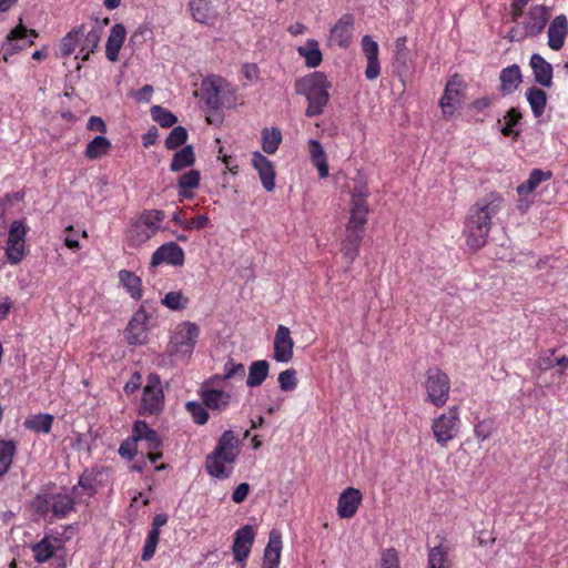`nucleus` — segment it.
<instances>
[{
  "instance_id": "f257e3e1",
  "label": "nucleus",
  "mask_w": 568,
  "mask_h": 568,
  "mask_svg": "<svg viewBox=\"0 0 568 568\" xmlns=\"http://www.w3.org/2000/svg\"><path fill=\"white\" fill-rule=\"evenodd\" d=\"M504 206L505 199L503 194L491 191L469 207L464 221L463 234L470 250L476 252L487 244L493 227V219Z\"/></svg>"
},
{
  "instance_id": "f03ea898",
  "label": "nucleus",
  "mask_w": 568,
  "mask_h": 568,
  "mask_svg": "<svg viewBox=\"0 0 568 568\" xmlns=\"http://www.w3.org/2000/svg\"><path fill=\"white\" fill-rule=\"evenodd\" d=\"M332 83L323 72L315 71L295 81L294 90L307 100L305 115L313 118L321 115L329 101Z\"/></svg>"
},
{
  "instance_id": "7ed1b4c3",
  "label": "nucleus",
  "mask_w": 568,
  "mask_h": 568,
  "mask_svg": "<svg viewBox=\"0 0 568 568\" xmlns=\"http://www.w3.org/2000/svg\"><path fill=\"white\" fill-rule=\"evenodd\" d=\"M159 303L144 300L133 313L125 329L124 338L130 345H144L149 341L150 331L158 325Z\"/></svg>"
},
{
  "instance_id": "20e7f679",
  "label": "nucleus",
  "mask_w": 568,
  "mask_h": 568,
  "mask_svg": "<svg viewBox=\"0 0 568 568\" xmlns=\"http://www.w3.org/2000/svg\"><path fill=\"white\" fill-rule=\"evenodd\" d=\"M240 455V440L231 429L219 438L214 450L206 456L205 469L216 478H227L231 474L225 464H233Z\"/></svg>"
},
{
  "instance_id": "39448f33",
  "label": "nucleus",
  "mask_w": 568,
  "mask_h": 568,
  "mask_svg": "<svg viewBox=\"0 0 568 568\" xmlns=\"http://www.w3.org/2000/svg\"><path fill=\"white\" fill-rule=\"evenodd\" d=\"M549 19L550 8L544 4L532 6L527 12L523 10V16L515 22L506 38L510 42H520L527 38H535L544 31Z\"/></svg>"
},
{
  "instance_id": "423d86ee",
  "label": "nucleus",
  "mask_w": 568,
  "mask_h": 568,
  "mask_svg": "<svg viewBox=\"0 0 568 568\" xmlns=\"http://www.w3.org/2000/svg\"><path fill=\"white\" fill-rule=\"evenodd\" d=\"M201 97L212 110L236 104V89L221 77H210L202 82Z\"/></svg>"
},
{
  "instance_id": "0eeeda50",
  "label": "nucleus",
  "mask_w": 568,
  "mask_h": 568,
  "mask_svg": "<svg viewBox=\"0 0 568 568\" xmlns=\"http://www.w3.org/2000/svg\"><path fill=\"white\" fill-rule=\"evenodd\" d=\"M165 213L162 210H144L132 223L129 233L134 245L145 243L161 229Z\"/></svg>"
},
{
  "instance_id": "6e6552de",
  "label": "nucleus",
  "mask_w": 568,
  "mask_h": 568,
  "mask_svg": "<svg viewBox=\"0 0 568 568\" xmlns=\"http://www.w3.org/2000/svg\"><path fill=\"white\" fill-rule=\"evenodd\" d=\"M425 388L427 399L436 407L446 404L450 390V382L446 373L437 367L426 372Z\"/></svg>"
},
{
  "instance_id": "1a4fd4ad",
  "label": "nucleus",
  "mask_w": 568,
  "mask_h": 568,
  "mask_svg": "<svg viewBox=\"0 0 568 568\" xmlns=\"http://www.w3.org/2000/svg\"><path fill=\"white\" fill-rule=\"evenodd\" d=\"M200 335V327L192 322H182L176 325L171 336L173 354L192 355Z\"/></svg>"
},
{
  "instance_id": "9d476101",
  "label": "nucleus",
  "mask_w": 568,
  "mask_h": 568,
  "mask_svg": "<svg viewBox=\"0 0 568 568\" xmlns=\"http://www.w3.org/2000/svg\"><path fill=\"white\" fill-rule=\"evenodd\" d=\"M458 419L457 407L453 406L433 422L434 437L442 447H446L448 442L455 437L458 430Z\"/></svg>"
},
{
  "instance_id": "9b49d317",
  "label": "nucleus",
  "mask_w": 568,
  "mask_h": 568,
  "mask_svg": "<svg viewBox=\"0 0 568 568\" xmlns=\"http://www.w3.org/2000/svg\"><path fill=\"white\" fill-rule=\"evenodd\" d=\"M28 34L32 38H38V32L33 29H27L23 26L22 19L20 18V23L13 28L7 39L1 44V50L4 52L3 59L7 61L9 55L16 54L18 51L26 49L27 47L32 45L34 42L32 39H28Z\"/></svg>"
},
{
  "instance_id": "f8f14e48",
  "label": "nucleus",
  "mask_w": 568,
  "mask_h": 568,
  "mask_svg": "<svg viewBox=\"0 0 568 568\" xmlns=\"http://www.w3.org/2000/svg\"><path fill=\"white\" fill-rule=\"evenodd\" d=\"M26 227L21 221H14L9 230L6 254L12 264L19 263L24 255Z\"/></svg>"
},
{
  "instance_id": "ddd939ff",
  "label": "nucleus",
  "mask_w": 568,
  "mask_h": 568,
  "mask_svg": "<svg viewBox=\"0 0 568 568\" xmlns=\"http://www.w3.org/2000/svg\"><path fill=\"white\" fill-rule=\"evenodd\" d=\"M362 52L367 60L365 77L367 80H376L381 75V62L378 59V43L368 34L364 36L361 41Z\"/></svg>"
},
{
  "instance_id": "4468645a",
  "label": "nucleus",
  "mask_w": 568,
  "mask_h": 568,
  "mask_svg": "<svg viewBox=\"0 0 568 568\" xmlns=\"http://www.w3.org/2000/svg\"><path fill=\"white\" fill-rule=\"evenodd\" d=\"M254 530L250 525H245L239 530H236L234 535V542L232 546V551L234 555V559L237 562H242V567H245V560L251 552V548L254 542Z\"/></svg>"
},
{
  "instance_id": "2eb2a0df",
  "label": "nucleus",
  "mask_w": 568,
  "mask_h": 568,
  "mask_svg": "<svg viewBox=\"0 0 568 568\" xmlns=\"http://www.w3.org/2000/svg\"><path fill=\"white\" fill-rule=\"evenodd\" d=\"M355 19L351 13L343 14L329 31V41L339 47L347 48L351 44Z\"/></svg>"
},
{
  "instance_id": "dca6fc26",
  "label": "nucleus",
  "mask_w": 568,
  "mask_h": 568,
  "mask_svg": "<svg viewBox=\"0 0 568 568\" xmlns=\"http://www.w3.org/2000/svg\"><path fill=\"white\" fill-rule=\"evenodd\" d=\"M166 263L174 266H181L184 263V251L175 242H168L158 247L152 254L151 264L153 266Z\"/></svg>"
},
{
  "instance_id": "f3484780",
  "label": "nucleus",
  "mask_w": 568,
  "mask_h": 568,
  "mask_svg": "<svg viewBox=\"0 0 568 568\" xmlns=\"http://www.w3.org/2000/svg\"><path fill=\"white\" fill-rule=\"evenodd\" d=\"M363 496L362 493L353 487L346 488L338 497L337 515L341 518H352L355 516Z\"/></svg>"
},
{
  "instance_id": "a211bd4d",
  "label": "nucleus",
  "mask_w": 568,
  "mask_h": 568,
  "mask_svg": "<svg viewBox=\"0 0 568 568\" xmlns=\"http://www.w3.org/2000/svg\"><path fill=\"white\" fill-rule=\"evenodd\" d=\"M252 164L254 169L258 172V176L263 187L267 192H272L275 187L276 175L272 161H270L260 152H254L252 156Z\"/></svg>"
},
{
  "instance_id": "6ab92c4d",
  "label": "nucleus",
  "mask_w": 568,
  "mask_h": 568,
  "mask_svg": "<svg viewBox=\"0 0 568 568\" xmlns=\"http://www.w3.org/2000/svg\"><path fill=\"white\" fill-rule=\"evenodd\" d=\"M530 68L532 70L535 81L545 88L552 85L554 69L552 65L540 54L534 53L530 57Z\"/></svg>"
},
{
  "instance_id": "aec40b11",
  "label": "nucleus",
  "mask_w": 568,
  "mask_h": 568,
  "mask_svg": "<svg viewBox=\"0 0 568 568\" xmlns=\"http://www.w3.org/2000/svg\"><path fill=\"white\" fill-rule=\"evenodd\" d=\"M568 33V20L565 14L554 18L548 28V45L550 49L558 51L564 47L566 36Z\"/></svg>"
},
{
  "instance_id": "412c9836",
  "label": "nucleus",
  "mask_w": 568,
  "mask_h": 568,
  "mask_svg": "<svg viewBox=\"0 0 568 568\" xmlns=\"http://www.w3.org/2000/svg\"><path fill=\"white\" fill-rule=\"evenodd\" d=\"M282 536L278 531L270 532L268 544L264 549L262 568H277L281 560Z\"/></svg>"
},
{
  "instance_id": "4be33fe9",
  "label": "nucleus",
  "mask_w": 568,
  "mask_h": 568,
  "mask_svg": "<svg viewBox=\"0 0 568 568\" xmlns=\"http://www.w3.org/2000/svg\"><path fill=\"white\" fill-rule=\"evenodd\" d=\"M126 30L123 24L115 23L110 31L105 44V55L109 61L116 62L119 60V52L124 43Z\"/></svg>"
},
{
  "instance_id": "5701e85b",
  "label": "nucleus",
  "mask_w": 568,
  "mask_h": 568,
  "mask_svg": "<svg viewBox=\"0 0 568 568\" xmlns=\"http://www.w3.org/2000/svg\"><path fill=\"white\" fill-rule=\"evenodd\" d=\"M362 241V232L347 229L345 230V236L341 243V252L349 265L357 258Z\"/></svg>"
},
{
  "instance_id": "b1692460",
  "label": "nucleus",
  "mask_w": 568,
  "mask_h": 568,
  "mask_svg": "<svg viewBox=\"0 0 568 568\" xmlns=\"http://www.w3.org/2000/svg\"><path fill=\"white\" fill-rule=\"evenodd\" d=\"M456 79L457 75L447 82L444 94L439 101V105L445 115H453L459 104L460 91L455 88V85H459V82H457Z\"/></svg>"
},
{
  "instance_id": "393cba45",
  "label": "nucleus",
  "mask_w": 568,
  "mask_h": 568,
  "mask_svg": "<svg viewBox=\"0 0 568 568\" xmlns=\"http://www.w3.org/2000/svg\"><path fill=\"white\" fill-rule=\"evenodd\" d=\"M204 386L206 385L204 384ZM201 398L207 408L213 410H222L225 409L230 404L231 394L221 389L203 387L201 390Z\"/></svg>"
},
{
  "instance_id": "a878e982",
  "label": "nucleus",
  "mask_w": 568,
  "mask_h": 568,
  "mask_svg": "<svg viewBox=\"0 0 568 568\" xmlns=\"http://www.w3.org/2000/svg\"><path fill=\"white\" fill-rule=\"evenodd\" d=\"M307 150L310 154V159L313 165L317 169L318 175L321 179H325L328 176V163L327 155L322 146V144L314 139H311L307 143Z\"/></svg>"
},
{
  "instance_id": "bb28decb",
  "label": "nucleus",
  "mask_w": 568,
  "mask_h": 568,
  "mask_svg": "<svg viewBox=\"0 0 568 568\" xmlns=\"http://www.w3.org/2000/svg\"><path fill=\"white\" fill-rule=\"evenodd\" d=\"M500 90L505 94L515 92L521 83V72L517 64L509 65L500 72Z\"/></svg>"
},
{
  "instance_id": "cd10ccee",
  "label": "nucleus",
  "mask_w": 568,
  "mask_h": 568,
  "mask_svg": "<svg viewBox=\"0 0 568 568\" xmlns=\"http://www.w3.org/2000/svg\"><path fill=\"white\" fill-rule=\"evenodd\" d=\"M119 281L128 294L135 301H140L143 296L142 280L135 273L121 270L119 272Z\"/></svg>"
},
{
  "instance_id": "c85d7f7f",
  "label": "nucleus",
  "mask_w": 568,
  "mask_h": 568,
  "mask_svg": "<svg viewBox=\"0 0 568 568\" xmlns=\"http://www.w3.org/2000/svg\"><path fill=\"white\" fill-rule=\"evenodd\" d=\"M552 173L550 171H542L540 169H534L527 181L523 182L517 186V193L519 196H525L535 192V190L544 182L550 180Z\"/></svg>"
},
{
  "instance_id": "c756f323",
  "label": "nucleus",
  "mask_w": 568,
  "mask_h": 568,
  "mask_svg": "<svg viewBox=\"0 0 568 568\" xmlns=\"http://www.w3.org/2000/svg\"><path fill=\"white\" fill-rule=\"evenodd\" d=\"M133 439L135 442L144 439L148 443V449H158L161 446V439L158 433L150 428L143 420H136L134 423Z\"/></svg>"
},
{
  "instance_id": "7c9ffc66",
  "label": "nucleus",
  "mask_w": 568,
  "mask_h": 568,
  "mask_svg": "<svg viewBox=\"0 0 568 568\" xmlns=\"http://www.w3.org/2000/svg\"><path fill=\"white\" fill-rule=\"evenodd\" d=\"M163 398L162 388H144L142 397L144 412L150 415L159 414L163 408Z\"/></svg>"
},
{
  "instance_id": "2f4dec72",
  "label": "nucleus",
  "mask_w": 568,
  "mask_h": 568,
  "mask_svg": "<svg viewBox=\"0 0 568 568\" xmlns=\"http://www.w3.org/2000/svg\"><path fill=\"white\" fill-rule=\"evenodd\" d=\"M368 212H369L368 204L351 203V210H349L351 216L346 224V229L359 231V232L364 233V227L367 223Z\"/></svg>"
},
{
  "instance_id": "473e14b6",
  "label": "nucleus",
  "mask_w": 568,
  "mask_h": 568,
  "mask_svg": "<svg viewBox=\"0 0 568 568\" xmlns=\"http://www.w3.org/2000/svg\"><path fill=\"white\" fill-rule=\"evenodd\" d=\"M297 52L305 59V64L308 68H316L322 63L323 55L318 42L314 39H310L304 45L298 47Z\"/></svg>"
},
{
  "instance_id": "72a5a7b5",
  "label": "nucleus",
  "mask_w": 568,
  "mask_h": 568,
  "mask_svg": "<svg viewBox=\"0 0 568 568\" xmlns=\"http://www.w3.org/2000/svg\"><path fill=\"white\" fill-rule=\"evenodd\" d=\"M526 99L535 118H540L546 109L547 94L538 87H530L526 91Z\"/></svg>"
},
{
  "instance_id": "f704fd0d",
  "label": "nucleus",
  "mask_w": 568,
  "mask_h": 568,
  "mask_svg": "<svg viewBox=\"0 0 568 568\" xmlns=\"http://www.w3.org/2000/svg\"><path fill=\"white\" fill-rule=\"evenodd\" d=\"M293 341L290 329L284 325H278L274 338V355H292Z\"/></svg>"
},
{
  "instance_id": "c9c22d12",
  "label": "nucleus",
  "mask_w": 568,
  "mask_h": 568,
  "mask_svg": "<svg viewBox=\"0 0 568 568\" xmlns=\"http://www.w3.org/2000/svg\"><path fill=\"white\" fill-rule=\"evenodd\" d=\"M200 172L196 170H191L179 179L178 186H179V195L184 199H192L193 192L192 190L199 187L200 185Z\"/></svg>"
},
{
  "instance_id": "e433bc0d",
  "label": "nucleus",
  "mask_w": 568,
  "mask_h": 568,
  "mask_svg": "<svg viewBox=\"0 0 568 568\" xmlns=\"http://www.w3.org/2000/svg\"><path fill=\"white\" fill-rule=\"evenodd\" d=\"M521 119V112L517 108H510L504 116L505 125L500 130L501 134L517 140L520 135V130L516 129V126L519 124Z\"/></svg>"
},
{
  "instance_id": "4c0bfd02",
  "label": "nucleus",
  "mask_w": 568,
  "mask_h": 568,
  "mask_svg": "<svg viewBox=\"0 0 568 568\" xmlns=\"http://www.w3.org/2000/svg\"><path fill=\"white\" fill-rule=\"evenodd\" d=\"M194 162L195 155L192 145H185L182 150L174 153L170 170L172 172H179L185 168L192 166Z\"/></svg>"
},
{
  "instance_id": "58836bf2",
  "label": "nucleus",
  "mask_w": 568,
  "mask_h": 568,
  "mask_svg": "<svg viewBox=\"0 0 568 568\" xmlns=\"http://www.w3.org/2000/svg\"><path fill=\"white\" fill-rule=\"evenodd\" d=\"M54 417L50 414L30 415L26 418L23 426L36 433H49Z\"/></svg>"
},
{
  "instance_id": "ea45409f",
  "label": "nucleus",
  "mask_w": 568,
  "mask_h": 568,
  "mask_svg": "<svg viewBox=\"0 0 568 568\" xmlns=\"http://www.w3.org/2000/svg\"><path fill=\"white\" fill-rule=\"evenodd\" d=\"M111 142L103 135L95 136L85 148L84 155L90 160H97L108 154Z\"/></svg>"
},
{
  "instance_id": "a19ab883",
  "label": "nucleus",
  "mask_w": 568,
  "mask_h": 568,
  "mask_svg": "<svg viewBox=\"0 0 568 568\" xmlns=\"http://www.w3.org/2000/svg\"><path fill=\"white\" fill-rule=\"evenodd\" d=\"M268 363L266 361L253 362L248 368V376L246 384L250 387H256L261 385L268 374Z\"/></svg>"
},
{
  "instance_id": "79ce46f5",
  "label": "nucleus",
  "mask_w": 568,
  "mask_h": 568,
  "mask_svg": "<svg viewBox=\"0 0 568 568\" xmlns=\"http://www.w3.org/2000/svg\"><path fill=\"white\" fill-rule=\"evenodd\" d=\"M192 17L195 21L203 24H211L214 21V14L209 6V3L204 0H193L190 3Z\"/></svg>"
},
{
  "instance_id": "37998d69",
  "label": "nucleus",
  "mask_w": 568,
  "mask_h": 568,
  "mask_svg": "<svg viewBox=\"0 0 568 568\" xmlns=\"http://www.w3.org/2000/svg\"><path fill=\"white\" fill-rule=\"evenodd\" d=\"M282 142V133L280 129H263L262 131V149L267 154H274Z\"/></svg>"
},
{
  "instance_id": "c03bdc74",
  "label": "nucleus",
  "mask_w": 568,
  "mask_h": 568,
  "mask_svg": "<svg viewBox=\"0 0 568 568\" xmlns=\"http://www.w3.org/2000/svg\"><path fill=\"white\" fill-rule=\"evenodd\" d=\"M54 495L55 493L49 491L38 494L31 501L32 509L40 515L53 514Z\"/></svg>"
},
{
  "instance_id": "a18cd8bd",
  "label": "nucleus",
  "mask_w": 568,
  "mask_h": 568,
  "mask_svg": "<svg viewBox=\"0 0 568 568\" xmlns=\"http://www.w3.org/2000/svg\"><path fill=\"white\" fill-rule=\"evenodd\" d=\"M53 507V516L65 517L74 508V500L68 494L55 493Z\"/></svg>"
},
{
  "instance_id": "49530a36",
  "label": "nucleus",
  "mask_w": 568,
  "mask_h": 568,
  "mask_svg": "<svg viewBox=\"0 0 568 568\" xmlns=\"http://www.w3.org/2000/svg\"><path fill=\"white\" fill-rule=\"evenodd\" d=\"M14 454L16 445L13 442H0V476H3L9 470Z\"/></svg>"
},
{
  "instance_id": "de8ad7c7",
  "label": "nucleus",
  "mask_w": 568,
  "mask_h": 568,
  "mask_svg": "<svg viewBox=\"0 0 568 568\" xmlns=\"http://www.w3.org/2000/svg\"><path fill=\"white\" fill-rule=\"evenodd\" d=\"M80 34H82V28L68 32L61 40L59 51L62 57H69L75 51L79 43Z\"/></svg>"
},
{
  "instance_id": "09e8293b",
  "label": "nucleus",
  "mask_w": 568,
  "mask_h": 568,
  "mask_svg": "<svg viewBox=\"0 0 568 568\" xmlns=\"http://www.w3.org/2000/svg\"><path fill=\"white\" fill-rule=\"evenodd\" d=\"M189 298L181 291H172L165 294L161 304L172 311H182L187 306Z\"/></svg>"
},
{
  "instance_id": "8fccbe9b",
  "label": "nucleus",
  "mask_w": 568,
  "mask_h": 568,
  "mask_svg": "<svg viewBox=\"0 0 568 568\" xmlns=\"http://www.w3.org/2000/svg\"><path fill=\"white\" fill-rule=\"evenodd\" d=\"M32 551L36 561L42 564L48 561L54 555V547L50 542L49 537H44L42 540L32 546Z\"/></svg>"
},
{
  "instance_id": "3c124183",
  "label": "nucleus",
  "mask_w": 568,
  "mask_h": 568,
  "mask_svg": "<svg viewBox=\"0 0 568 568\" xmlns=\"http://www.w3.org/2000/svg\"><path fill=\"white\" fill-rule=\"evenodd\" d=\"M151 115L162 128H171L178 122V118L170 110L161 105L152 106Z\"/></svg>"
},
{
  "instance_id": "603ef678",
  "label": "nucleus",
  "mask_w": 568,
  "mask_h": 568,
  "mask_svg": "<svg viewBox=\"0 0 568 568\" xmlns=\"http://www.w3.org/2000/svg\"><path fill=\"white\" fill-rule=\"evenodd\" d=\"M226 373L224 375H215L211 377L209 381L205 382V385L214 384L217 381H224L230 379L236 376H240L241 378L244 377L245 374V367L243 364H234L232 361H230L225 365Z\"/></svg>"
},
{
  "instance_id": "864d4df0",
  "label": "nucleus",
  "mask_w": 568,
  "mask_h": 568,
  "mask_svg": "<svg viewBox=\"0 0 568 568\" xmlns=\"http://www.w3.org/2000/svg\"><path fill=\"white\" fill-rule=\"evenodd\" d=\"M187 140V131L184 126H175L165 140L168 150H175L183 145Z\"/></svg>"
},
{
  "instance_id": "5fc2aeb1",
  "label": "nucleus",
  "mask_w": 568,
  "mask_h": 568,
  "mask_svg": "<svg viewBox=\"0 0 568 568\" xmlns=\"http://www.w3.org/2000/svg\"><path fill=\"white\" fill-rule=\"evenodd\" d=\"M447 564V551L442 545L429 550L428 565L430 568H448Z\"/></svg>"
},
{
  "instance_id": "6e6d98bb",
  "label": "nucleus",
  "mask_w": 568,
  "mask_h": 568,
  "mask_svg": "<svg viewBox=\"0 0 568 568\" xmlns=\"http://www.w3.org/2000/svg\"><path fill=\"white\" fill-rule=\"evenodd\" d=\"M205 405L197 402H187L185 405L186 410L191 414L194 423L204 425L209 419V413Z\"/></svg>"
},
{
  "instance_id": "4d7b16f0",
  "label": "nucleus",
  "mask_w": 568,
  "mask_h": 568,
  "mask_svg": "<svg viewBox=\"0 0 568 568\" xmlns=\"http://www.w3.org/2000/svg\"><path fill=\"white\" fill-rule=\"evenodd\" d=\"M100 41V34L98 31H90L85 37V43L80 49L81 59L87 61L91 52L98 47Z\"/></svg>"
},
{
  "instance_id": "13d9d810",
  "label": "nucleus",
  "mask_w": 568,
  "mask_h": 568,
  "mask_svg": "<svg viewBox=\"0 0 568 568\" xmlns=\"http://www.w3.org/2000/svg\"><path fill=\"white\" fill-rule=\"evenodd\" d=\"M280 387L284 392L293 390L297 386L295 369H286L278 375Z\"/></svg>"
},
{
  "instance_id": "bf43d9fd",
  "label": "nucleus",
  "mask_w": 568,
  "mask_h": 568,
  "mask_svg": "<svg viewBox=\"0 0 568 568\" xmlns=\"http://www.w3.org/2000/svg\"><path fill=\"white\" fill-rule=\"evenodd\" d=\"M381 568H399L398 555L394 548H389L383 551Z\"/></svg>"
},
{
  "instance_id": "052dcab7",
  "label": "nucleus",
  "mask_w": 568,
  "mask_h": 568,
  "mask_svg": "<svg viewBox=\"0 0 568 568\" xmlns=\"http://www.w3.org/2000/svg\"><path fill=\"white\" fill-rule=\"evenodd\" d=\"M368 190L365 184L356 185L352 191L351 203L354 204H368L367 203Z\"/></svg>"
},
{
  "instance_id": "680f3d73",
  "label": "nucleus",
  "mask_w": 568,
  "mask_h": 568,
  "mask_svg": "<svg viewBox=\"0 0 568 568\" xmlns=\"http://www.w3.org/2000/svg\"><path fill=\"white\" fill-rule=\"evenodd\" d=\"M529 0H511L510 3V20L517 22L523 16V10L528 4Z\"/></svg>"
},
{
  "instance_id": "e2e57ef3",
  "label": "nucleus",
  "mask_w": 568,
  "mask_h": 568,
  "mask_svg": "<svg viewBox=\"0 0 568 568\" xmlns=\"http://www.w3.org/2000/svg\"><path fill=\"white\" fill-rule=\"evenodd\" d=\"M136 452V442L134 439L132 440H124L119 448V454L126 459H132Z\"/></svg>"
},
{
  "instance_id": "0e129e2a",
  "label": "nucleus",
  "mask_w": 568,
  "mask_h": 568,
  "mask_svg": "<svg viewBox=\"0 0 568 568\" xmlns=\"http://www.w3.org/2000/svg\"><path fill=\"white\" fill-rule=\"evenodd\" d=\"M64 232L67 233V235L64 237V245L72 251L80 250V243H79L77 236L73 234L74 233L73 226L72 225L67 226Z\"/></svg>"
},
{
  "instance_id": "69168bd1",
  "label": "nucleus",
  "mask_w": 568,
  "mask_h": 568,
  "mask_svg": "<svg viewBox=\"0 0 568 568\" xmlns=\"http://www.w3.org/2000/svg\"><path fill=\"white\" fill-rule=\"evenodd\" d=\"M250 493V485L247 483L240 484L232 494V500L236 504L243 503Z\"/></svg>"
},
{
  "instance_id": "338daca9",
  "label": "nucleus",
  "mask_w": 568,
  "mask_h": 568,
  "mask_svg": "<svg viewBox=\"0 0 568 568\" xmlns=\"http://www.w3.org/2000/svg\"><path fill=\"white\" fill-rule=\"evenodd\" d=\"M88 130L95 131L104 134L106 132V124L102 118L92 115L87 124Z\"/></svg>"
},
{
  "instance_id": "774afa93",
  "label": "nucleus",
  "mask_w": 568,
  "mask_h": 568,
  "mask_svg": "<svg viewBox=\"0 0 568 568\" xmlns=\"http://www.w3.org/2000/svg\"><path fill=\"white\" fill-rule=\"evenodd\" d=\"M209 216L206 214L197 215L192 220L187 221L189 226H186V231L189 230H202L209 224Z\"/></svg>"
}]
</instances>
